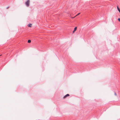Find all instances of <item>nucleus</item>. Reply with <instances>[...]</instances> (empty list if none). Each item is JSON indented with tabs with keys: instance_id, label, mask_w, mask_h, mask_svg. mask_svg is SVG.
<instances>
[{
	"instance_id": "obj_1",
	"label": "nucleus",
	"mask_w": 120,
	"mask_h": 120,
	"mask_svg": "<svg viewBox=\"0 0 120 120\" xmlns=\"http://www.w3.org/2000/svg\"><path fill=\"white\" fill-rule=\"evenodd\" d=\"M30 2V0H27L25 2V4L27 7H29V3Z\"/></svg>"
},
{
	"instance_id": "obj_2",
	"label": "nucleus",
	"mask_w": 120,
	"mask_h": 120,
	"mask_svg": "<svg viewBox=\"0 0 120 120\" xmlns=\"http://www.w3.org/2000/svg\"><path fill=\"white\" fill-rule=\"evenodd\" d=\"M70 96L69 95V94H67L66 95H65L64 97L63 98H66L67 96Z\"/></svg>"
},
{
	"instance_id": "obj_3",
	"label": "nucleus",
	"mask_w": 120,
	"mask_h": 120,
	"mask_svg": "<svg viewBox=\"0 0 120 120\" xmlns=\"http://www.w3.org/2000/svg\"><path fill=\"white\" fill-rule=\"evenodd\" d=\"M77 27H75L74 28V31L73 32V33H74L77 30Z\"/></svg>"
},
{
	"instance_id": "obj_4",
	"label": "nucleus",
	"mask_w": 120,
	"mask_h": 120,
	"mask_svg": "<svg viewBox=\"0 0 120 120\" xmlns=\"http://www.w3.org/2000/svg\"><path fill=\"white\" fill-rule=\"evenodd\" d=\"M28 26L29 27H31L32 26V24H28Z\"/></svg>"
},
{
	"instance_id": "obj_5",
	"label": "nucleus",
	"mask_w": 120,
	"mask_h": 120,
	"mask_svg": "<svg viewBox=\"0 0 120 120\" xmlns=\"http://www.w3.org/2000/svg\"><path fill=\"white\" fill-rule=\"evenodd\" d=\"M117 8L118 10L119 11L120 13V9L119 8L118 6H117Z\"/></svg>"
},
{
	"instance_id": "obj_6",
	"label": "nucleus",
	"mask_w": 120,
	"mask_h": 120,
	"mask_svg": "<svg viewBox=\"0 0 120 120\" xmlns=\"http://www.w3.org/2000/svg\"><path fill=\"white\" fill-rule=\"evenodd\" d=\"M31 42V41L30 40H28V43H30Z\"/></svg>"
},
{
	"instance_id": "obj_7",
	"label": "nucleus",
	"mask_w": 120,
	"mask_h": 120,
	"mask_svg": "<svg viewBox=\"0 0 120 120\" xmlns=\"http://www.w3.org/2000/svg\"><path fill=\"white\" fill-rule=\"evenodd\" d=\"M80 14V13H79L77 15H76L75 16H78V15H79Z\"/></svg>"
},
{
	"instance_id": "obj_8",
	"label": "nucleus",
	"mask_w": 120,
	"mask_h": 120,
	"mask_svg": "<svg viewBox=\"0 0 120 120\" xmlns=\"http://www.w3.org/2000/svg\"><path fill=\"white\" fill-rule=\"evenodd\" d=\"M118 20L119 22H120V18L118 19Z\"/></svg>"
},
{
	"instance_id": "obj_9",
	"label": "nucleus",
	"mask_w": 120,
	"mask_h": 120,
	"mask_svg": "<svg viewBox=\"0 0 120 120\" xmlns=\"http://www.w3.org/2000/svg\"><path fill=\"white\" fill-rule=\"evenodd\" d=\"M115 94L116 95V93L115 92Z\"/></svg>"
},
{
	"instance_id": "obj_10",
	"label": "nucleus",
	"mask_w": 120,
	"mask_h": 120,
	"mask_svg": "<svg viewBox=\"0 0 120 120\" xmlns=\"http://www.w3.org/2000/svg\"><path fill=\"white\" fill-rule=\"evenodd\" d=\"M76 16H75V17H72V18H75Z\"/></svg>"
},
{
	"instance_id": "obj_11",
	"label": "nucleus",
	"mask_w": 120,
	"mask_h": 120,
	"mask_svg": "<svg viewBox=\"0 0 120 120\" xmlns=\"http://www.w3.org/2000/svg\"><path fill=\"white\" fill-rule=\"evenodd\" d=\"M8 8H7V9H8Z\"/></svg>"
},
{
	"instance_id": "obj_12",
	"label": "nucleus",
	"mask_w": 120,
	"mask_h": 120,
	"mask_svg": "<svg viewBox=\"0 0 120 120\" xmlns=\"http://www.w3.org/2000/svg\"><path fill=\"white\" fill-rule=\"evenodd\" d=\"M1 55H0V56H1Z\"/></svg>"
}]
</instances>
